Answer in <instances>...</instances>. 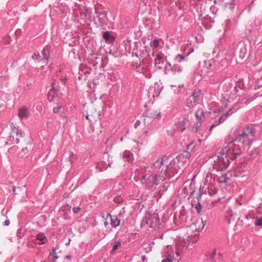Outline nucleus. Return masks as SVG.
Listing matches in <instances>:
<instances>
[{
  "label": "nucleus",
  "instance_id": "nucleus-1",
  "mask_svg": "<svg viewBox=\"0 0 262 262\" xmlns=\"http://www.w3.org/2000/svg\"><path fill=\"white\" fill-rule=\"evenodd\" d=\"M168 163V158L167 156L159 158L154 163V167L157 170V173L155 176H143L141 178L142 183H145L149 189L154 185H158L160 182L164 181L166 179L167 172L168 173L172 169H176V162L174 159Z\"/></svg>",
  "mask_w": 262,
  "mask_h": 262
},
{
  "label": "nucleus",
  "instance_id": "nucleus-2",
  "mask_svg": "<svg viewBox=\"0 0 262 262\" xmlns=\"http://www.w3.org/2000/svg\"><path fill=\"white\" fill-rule=\"evenodd\" d=\"M254 134L252 127L248 126L243 129L241 134L228 143L233 148V151L241 155L245 146L251 144L254 140Z\"/></svg>",
  "mask_w": 262,
  "mask_h": 262
},
{
  "label": "nucleus",
  "instance_id": "nucleus-3",
  "mask_svg": "<svg viewBox=\"0 0 262 262\" xmlns=\"http://www.w3.org/2000/svg\"><path fill=\"white\" fill-rule=\"evenodd\" d=\"M237 155H239L233 151V148L227 143L221 150L218 156L213 157V168L217 171L226 169L229 165V160H235Z\"/></svg>",
  "mask_w": 262,
  "mask_h": 262
},
{
  "label": "nucleus",
  "instance_id": "nucleus-4",
  "mask_svg": "<svg viewBox=\"0 0 262 262\" xmlns=\"http://www.w3.org/2000/svg\"><path fill=\"white\" fill-rule=\"evenodd\" d=\"M10 127L11 131L5 142L6 145L17 144L20 138L22 137L21 130L18 127L15 126L13 123L10 124Z\"/></svg>",
  "mask_w": 262,
  "mask_h": 262
},
{
  "label": "nucleus",
  "instance_id": "nucleus-5",
  "mask_svg": "<svg viewBox=\"0 0 262 262\" xmlns=\"http://www.w3.org/2000/svg\"><path fill=\"white\" fill-rule=\"evenodd\" d=\"M204 67L208 71L204 74V77H212L214 71L221 69V65L219 62L213 59L205 60Z\"/></svg>",
  "mask_w": 262,
  "mask_h": 262
},
{
  "label": "nucleus",
  "instance_id": "nucleus-6",
  "mask_svg": "<svg viewBox=\"0 0 262 262\" xmlns=\"http://www.w3.org/2000/svg\"><path fill=\"white\" fill-rule=\"evenodd\" d=\"M95 13L97 14L98 20H95L94 23L97 27H102L103 25L107 24L108 19L107 17V12L106 11L98 13L96 10Z\"/></svg>",
  "mask_w": 262,
  "mask_h": 262
},
{
  "label": "nucleus",
  "instance_id": "nucleus-7",
  "mask_svg": "<svg viewBox=\"0 0 262 262\" xmlns=\"http://www.w3.org/2000/svg\"><path fill=\"white\" fill-rule=\"evenodd\" d=\"M150 69V66L144 63L140 64L139 66L137 67V71L142 73L143 75L147 78H149L151 76V73Z\"/></svg>",
  "mask_w": 262,
  "mask_h": 262
},
{
  "label": "nucleus",
  "instance_id": "nucleus-8",
  "mask_svg": "<svg viewBox=\"0 0 262 262\" xmlns=\"http://www.w3.org/2000/svg\"><path fill=\"white\" fill-rule=\"evenodd\" d=\"M145 223L149 224L150 228H156L159 226V218L157 213H154L152 216H145Z\"/></svg>",
  "mask_w": 262,
  "mask_h": 262
},
{
  "label": "nucleus",
  "instance_id": "nucleus-9",
  "mask_svg": "<svg viewBox=\"0 0 262 262\" xmlns=\"http://www.w3.org/2000/svg\"><path fill=\"white\" fill-rule=\"evenodd\" d=\"M121 216V213H119L118 215H112L111 214L108 213L106 217L107 218L108 217H110L111 220V225L113 227L116 228L120 224Z\"/></svg>",
  "mask_w": 262,
  "mask_h": 262
},
{
  "label": "nucleus",
  "instance_id": "nucleus-10",
  "mask_svg": "<svg viewBox=\"0 0 262 262\" xmlns=\"http://www.w3.org/2000/svg\"><path fill=\"white\" fill-rule=\"evenodd\" d=\"M165 57L164 54L160 53L156 55L155 59V64L159 68L162 67L164 64Z\"/></svg>",
  "mask_w": 262,
  "mask_h": 262
},
{
  "label": "nucleus",
  "instance_id": "nucleus-11",
  "mask_svg": "<svg viewBox=\"0 0 262 262\" xmlns=\"http://www.w3.org/2000/svg\"><path fill=\"white\" fill-rule=\"evenodd\" d=\"M236 111L234 110L233 108H230V110H228V111L223 116H222L220 119V120L219 121V123L217 124H212L209 130H211L212 128L213 127H214V126H215L216 125H217V124H219V123H220L221 122H222V120L223 119L224 120L229 116V115H230L232 114H233Z\"/></svg>",
  "mask_w": 262,
  "mask_h": 262
},
{
  "label": "nucleus",
  "instance_id": "nucleus-12",
  "mask_svg": "<svg viewBox=\"0 0 262 262\" xmlns=\"http://www.w3.org/2000/svg\"><path fill=\"white\" fill-rule=\"evenodd\" d=\"M28 114V110L25 106H23L18 110V116L20 119L27 117Z\"/></svg>",
  "mask_w": 262,
  "mask_h": 262
},
{
  "label": "nucleus",
  "instance_id": "nucleus-13",
  "mask_svg": "<svg viewBox=\"0 0 262 262\" xmlns=\"http://www.w3.org/2000/svg\"><path fill=\"white\" fill-rule=\"evenodd\" d=\"M42 58L41 60H44L43 63H47L50 57L49 50L48 47L43 48L41 51Z\"/></svg>",
  "mask_w": 262,
  "mask_h": 262
},
{
  "label": "nucleus",
  "instance_id": "nucleus-14",
  "mask_svg": "<svg viewBox=\"0 0 262 262\" xmlns=\"http://www.w3.org/2000/svg\"><path fill=\"white\" fill-rule=\"evenodd\" d=\"M103 38L107 41L113 42L115 40V36L111 34L109 31H106L103 34Z\"/></svg>",
  "mask_w": 262,
  "mask_h": 262
},
{
  "label": "nucleus",
  "instance_id": "nucleus-15",
  "mask_svg": "<svg viewBox=\"0 0 262 262\" xmlns=\"http://www.w3.org/2000/svg\"><path fill=\"white\" fill-rule=\"evenodd\" d=\"M183 67L178 64H174L172 66V72L173 75L180 74L183 71Z\"/></svg>",
  "mask_w": 262,
  "mask_h": 262
},
{
  "label": "nucleus",
  "instance_id": "nucleus-16",
  "mask_svg": "<svg viewBox=\"0 0 262 262\" xmlns=\"http://www.w3.org/2000/svg\"><path fill=\"white\" fill-rule=\"evenodd\" d=\"M205 113L202 108L198 109L195 113V116L198 121H202L204 118Z\"/></svg>",
  "mask_w": 262,
  "mask_h": 262
},
{
  "label": "nucleus",
  "instance_id": "nucleus-17",
  "mask_svg": "<svg viewBox=\"0 0 262 262\" xmlns=\"http://www.w3.org/2000/svg\"><path fill=\"white\" fill-rule=\"evenodd\" d=\"M196 101L194 100V98L189 97L186 101L185 105L187 107L192 108L196 104Z\"/></svg>",
  "mask_w": 262,
  "mask_h": 262
},
{
  "label": "nucleus",
  "instance_id": "nucleus-18",
  "mask_svg": "<svg viewBox=\"0 0 262 262\" xmlns=\"http://www.w3.org/2000/svg\"><path fill=\"white\" fill-rule=\"evenodd\" d=\"M217 192V189L213 185H209L206 190V193H207L209 195H213Z\"/></svg>",
  "mask_w": 262,
  "mask_h": 262
},
{
  "label": "nucleus",
  "instance_id": "nucleus-19",
  "mask_svg": "<svg viewBox=\"0 0 262 262\" xmlns=\"http://www.w3.org/2000/svg\"><path fill=\"white\" fill-rule=\"evenodd\" d=\"M217 255H218L220 257L222 256V254L220 252L217 253V251L216 250H213L208 254V255H207V256L209 257L208 259L209 260L213 261Z\"/></svg>",
  "mask_w": 262,
  "mask_h": 262
},
{
  "label": "nucleus",
  "instance_id": "nucleus-20",
  "mask_svg": "<svg viewBox=\"0 0 262 262\" xmlns=\"http://www.w3.org/2000/svg\"><path fill=\"white\" fill-rule=\"evenodd\" d=\"M36 239L40 242V244H43L47 242L48 239L43 233H39L36 235Z\"/></svg>",
  "mask_w": 262,
  "mask_h": 262
},
{
  "label": "nucleus",
  "instance_id": "nucleus-21",
  "mask_svg": "<svg viewBox=\"0 0 262 262\" xmlns=\"http://www.w3.org/2000/svg\"><path fill=\"white\" fill-rule=\"evenodd\" d=\"M201 93V91L200 89H195L190 97L194 98V100L197 102L200 97Z\"/></svg>",
  "mask_w": 262,
  "mask_h": 262
},
{
  "label": "nucleus",
  "instance_id": "nucleus-22",
  "mask_svg": "<svg viewBox=\"0 0 262 262\" xmlns=\"http://www.w3.org/2000/svg\"><path fill=\"white\" fill-rule=\"evenodd\" d=\"M259 154V150L257 148H255L252 151L249 152L248 158L249 159H254L256 158Z\"/></svg>",
  "mask_w": 262,
  "mask_h": 262
},
{
  "label": "nucleus",
  "instance_id": "nucleus-23",
  "mask_svg": "<svg viewBox=\"0 0 262 262\" xmlns=\"http://www.w3.org/2000/svg\"><path fill=\"white\" fill-rule=\"evenodd\" d=\"M229 178L227 177L226 173H222L221 176L219 177L218 178V182L220 183H224L228 182Z\"/></svg>",
  "mask_w": 262,
  "mask_h": 262
},
{
  "label": "nucleus",
  "instance_id": "nucleus-24",
  "mask_svg": "<svg viewBox=\"0 0 262 262\" xmlns=\"http://www.w3.org/2000/svg\"><path fill=\"white\" fill-rule=\"evenodd\" d=\"M123 158L127 162H130L132 160V154L128 150H125L123 154Z\"/></svg>",
  "mask_w": 262,
  "mask_h": 262
},
{
  "label": "nucleus",
  "instance_id": "nucleus-25",
  "mask_svg": "<svg viewBox=\"0 0 262 262\" xmlns=\"http://www.w3.org/2000/svg\"><path fill=\"white\" fill-rule=\"evenodd\" d=\"M177 129L183 132L185 129V124L184 121H179L176 124Z\"/></svg>",
  "mask_w": 262,
  "mask_h": 262
},
{
  "label": "nucleus",
  "instance_id": "nucleus-26",
  "mask_svg": "<svg viewBox=\"0 0 262 262\" xmlns=\"http://www.w3.org/2000/svg\"><path fill=\"white\" fill-rule=\"evenodd\" d=\"M257 97H258V94H255L252 96H249L244 99V100H245V101L244 102V103L246 104L250 103L252 101H253L254 99H255Z\"/></svg>",
  "mask_w": 262,
  "mask_h": 262
},
{
  "label": "nucleus",
  "instance_id": "nucleus-27",
  "mask_svg": "<svg viewBox=\"0 0 262 262\" xmlns=\"http://www.w3.org/2000/svg\"><path fill=\"white\" fill-rule=\"evenodd\" d=\"M121 246V243L119 241H115L114 242V245L113 246L112 249L111 251V254L114 253L116 250Z\"/></svg>",
  "mask_w": 262,
  "mask_h": 262
},
{
  "label": "nucleus",
  "instance_id": "nucleus-28",
  "mask_svg": "<svg viewBox=\"0 0 262 262\" xmlns=\"http://www.w3.org/2000/svg\"><path fill=\"white\" fill-rule=\"evenodd\" d=\"M161 113L159 111H154L150 113V114L148 115V117L151 118L155 119L159 117Z\"/></svg>",
  "mask_w": 262,
  "mask_h": 262
},
{
  "label": "nucleus",
  "instance_id": "nucleus-29",
  "mask_svg": "<svg viewBox=\"0 0 262 262\" xmlns=\"http://www.w3.org/2000/svg\"><path fill=\"white\" fill-rule=\"evenodd\" d=\"M187 56L185 55L178 54L175 57V60L179 62H181L185 60Z\"/></svg>",
  "mask_w": 262,
  "mask_h": 262
},
{
  "label": "nucleus",
  "instance_id": "nucleus-30",
  "mask_svg": "<svg viewBox=\"0 0 262 262\" xmlns=\"http://www.w3.org/2000/svg\"><path fill=\"white\" fill-rule=\"evenodd\" d=\"M139 139L141 144H146L148 142V137H145L143 134L139 137Z\"/></svg>",
  "mask_w": 262,
  "mask_h": 262
},
{
  "label": "nucleus",
  "instance_id": "nucleus-31",
  "mask_svg": "<svg viewBox=\"0 0 262 262\" xmlns=\"http://www.w3.org/2000/svg\"><path fill=\"white\" fill-rule=\"evenodd\" d=\"M49 257L51 259H53L54 260H55L58 258L56 252L55 248H53L52 252L50 253Z\"/></svg>",
  "mask_w": 262,
  "mask_h": 262
},
{
  "label": "nucleus",
  "instance_id": "nucleus-32",
  "mask_svg": "<svg viewBox=\"0 0 262 262\" xmlns=\"http://www.w3.org/2000/svg\"><path fill=\"white\" fill-rule=\"evenodd\" d=\"M254 224L256 226H261L262 227V217H256L255 218Z\"/></svg>",
  "mask_w": 262,
  "mask_h": 262
},
{
  "label": "nucleus",
  "instance_id": "nucleus-33",
  "mask_svg": "<svg viewBox=\"0 0 262 262\" xmlns=\"http://www.w3.org/2000/svg\"><path fill=\"white\" fill-rule=\"evenodd\" d=\"M32 58L35 60L38 61V62L41 61V59H40V55L38 52H35L32 55Z\"/></svg>",
  "mask_w": 262,
  "mask_h": 262
},
{
  "label": "nucleus",
  "instance_id": "nucleus-34",
  "mask_svg": "<svg viewBox=\"0 0 262 262\" xmlns=\"http://www.w3.org/2000/svg\"><path fill=\"white\" fill-rule=\"evenodd\" d=\"M150 46L155 49L157 48L159 46V41L157 39H154L150 43Z\"/></svg>",
  "mask_w": 262,
  "mask_h": 262
},
{
  "label": "nucleus",
  "instance_id": "nucleus-35",
  "mask_svg": "<svg viewBox=\"0 0 262 262\" xmlns=\"http://www.w3.org/2000/svg\"><path fill=\"white\" fill-rule=\"evenodd\" d=\"M62 107V105L61 103H57V106H55L53 107V112L54 113H57L59 112V110L61 109Z\"/></svg>",
  "mask_w": 262,
  "mask_h": 262
},
{
  "label": "nucleus",
  "instance_id": "nucleus-36",
  "mask_svg": "<svg viewBox=\"0 0 262 262\" xmlns=\"http://www.w3.org/2000/svg\"><path fill=\"white\" fill-rule=\"evenodd\" d=\"M224 3V0H214V4H218L221 6H223L224 8L226 7V5L228 4V3L225 4V5Z\"/></svg>",
  "mask_w": 262,
  "mask_h": 262
},
{
  "label": "nucleus",
  "instance_id": "nucleus-37",
  "mask_svg": "<svg viewBox=\"0 0 262 262\" xmlns=\"http://www.w3.org/2000/svg\"><path fill=\"white\" fill-rule=\"evenodd\" d=\"M195 208L197 213H200L202 210V205L200 202H198L195 206Z\"/></svg>",
  "mask_w": 262,
  "mask_h": 262
},
{
  "label": "nucleus",
  "instance_id": "nucleus-38",
  "mask_svg": "<svg viewBox=\"0 0 262 262\" xmlns=\"http://www.w3.org/2000/svg\"><path fill=\"white\" fill-rule=\"evenodd\" d=\"M228 213L231 215V218L232 220H234L236 217H237L236 213H233L232 210L230 209H228Z\"/></svg>",
  "mask_w": 262,
  "mask_h": 262
},
{
  "label": "nucleus",
  "instance_id": "nucleus-39",
  "mask_svg": "<svg viewBox=\"0 0 262 262\" xmlns=\"http://www.w3.org/2000/svg\"><path fill=\"white\" fill-rule=\"evenodd\" d=\"M172 66L169 63H167L165 66V71H171L172 72Z\"/></svg>",
  "mask_w": 262,
  "mask_h": 262
},
{
  "label": "nucleus",
  "instance_id": "nucleus-40",
  "mask_svg": "<svg viewBox=\"0 0 262 262\" xmlns=\"http://www.w3.org/2000/svg\"><path fill=\"white\" fill-rule=\"evenodd\" d=\"M246 52V49L245 48H243L241 49L240 52V56L242 58H243L245 56V54Z\"/></svg>",
  "mask_w": 262,
  "mask_h": 262
},
{
  "label": "nucleus",
  "instance_id": "nucleus-41",
  "mask_svg": "<svg viewBox=\"0 0 262 262\" xmlns=\"http://www.w3.org/2000/svg\"><path fill=\"white\" fill-rule=\"evenodd\" d=\"M60 80L61 81V83L63 85H65L67 81V78L65 76H62L60 77Z\"/></svg>",
  "mask_w": 262,
  "mask_h": 262
},
{
  "label": "nucleus",
  "instance_id": "nucleus-42",
  "mask_svg": "<svg viewBox=\"0 0 262 262\" xmlns=\"http://www.w3.org/2000/svg\"><path fill=\"white\" fill-rule=\"evenodd\" d=\"M80 210H81V208L78 206L74 207L73 208V211L74 212V213H78Z\"/></svg>",
  "mask_w": 262,
  "mask_h": 262
},
{
  "label": "nucleus",
  "instance_id": "nucleus-43",
  "mask_svg": "<svg viewBox=\"0 0 262 262\" xmlns=\"http://www.w3.org/2000/svg\"><path fill=\"white\" fill-rule=\"evenodd\" d=\"M256 211L259 213H262V203L260 204L259 206L257 207Z\"/></svg>",
  "mask_w": 262,
  "mask_h": 262
},
{
  "label": "nucleus",
  "instance_id": "nucleus-44",
  "mask_svg": "<svg viewBox=\"0 0 262 262\" xmlns=\"http://www.w3.org/2000/svg\"><path fill=\"white\" fill-rule=\"evenodd\" d=\"M193 141L191 142L190 143L187 144V149H189L190 148H191V150H192V148L194 147V146H193Z\"/></svg>",
  "mask_w": 262,
  "mask_h": 262
},
{
  "label": "nucleus",
  "instance_id": "nucleus-45",
  "mask_svg": "<svg viewBox=\"0 0 262 262\" xmlns=\"http://www.w3.org/2000/svg\"><path fill=\"white\" fill-rule=\"evenodd\" d=\"M90 70L88 69L87 68L85 69L84 71L82 70L81 72L84 73V74H89L90 73Z\"/></svg>",
  "mask_w": 262,
  "mask_h": 262
},
{
  "label": "nucleus",
  "instance_id": "nucleus-46",
  "mask_svg": "<svg viewBox=\"0 0 262 262\" xmlns=\"http://www.w3.org/2000/svg\"><path fill=\"white\" fill-rule=\"evenodd\" d=\"M255 5L254 1H252L249 6V11H250L251 9Z\"/></svg>",
  "mask_w": 262,
  "mask_h": 262
},
{
  "label": "nucleus",
  "instance_id": "nucleus-47",
  "mask_svg": "<svg viewBox=\"0 0 262 262\" xmlns=\"http://www.w3.org/2000/svg\"><path fill=\"white\" fill-rule=\"evenodd\" d=\"M172 260L171 258L169 257H168L166 258H164L162 260V262H171Z\"/></svg>",
  "mask_w": 262,
  "mask_h": 262
},
{
  "label": "nucleus",
  "instance_id": "nucleus-48",
  "mask_svg": "<svg viewBox=\"0 0 262 262\" xmlns=\"http://www.w3.org/2000/svg\"><path fill=\"white\" fill-rule=\"evenodd\" d=\"M140 124H141L140 121L137 120L135 123V125H134L135 128H137L140 125Z\"/></svg>",
  "mask_w": 262,
  "mask_h": 262
},
{
  "label": "nucleus",
  "instance_id": "nucleus-49",
  "mask_svg": "<svg viewBox=\"0 0 262 262\" xmlns=\"http://www.w3.org/2000/svg\"><path fill=\"white\" fill-rule=\"evenodd\" d=\"M198 128H199V125H198V124H196V125H195V126L193 127H192V129L195 132V133H196L198 130Z\"/></svg>",
  "mask_w": 262,
  "mask_h": 262
},
{
  "label": "nucleus",
  "instance_id": "nucleus-50",
  "mask_svg": "<svg viewBox=\"0 0 262 262\" xmlns=\"http://www.w3.org/2000/svg\"><path fill=\"white\" fill-rule=\"evenodd\" d=\"M202 195V193L201 192H200L197 195L196 198L198 201H200L201 200Z\"/></svg>",
  "mask_w": 262,
  "mask_h": 262
},
{
  "label": "nucleus",
  "instance_id": "nucleus-51",
  "mask_svg": "<svg viewBox=\"0 0 262 262\" xmlns=\"http://www.w3.org/2000/svg\"><path fill=\"white\" fill-rule=\"evenodd\" d=\"M10 224V221L9 220H6L4 222V226H8Z\"/></svg>",
  "mask_w": 262,
  "mask_h": 262
},
{
  "label": "nucleus",
  "instance_id": "nucleus-52",
  "mask_svg": "<svg viewBox=\"0 0 262 262\" xmlns=\"http://www.w3.org/2000/svg\"><path fill=\"white\" fill-rule=\"evenodd\" d=\"M143 135L145 137H147L148 138V131L145 130L143 133Z\"/></svg>",
  "mask_w": 262,
  "mask_h": 262
},
{
  "label": "nucleus",
  "instance_id": "nucleus-53",
  "mask_svg": "<svg viewBox=\"0 0 262 262\" xmlns=\"http://www.w3.org/2000/svg\"><path fill=\"white\" fill-rule=\"evenodd\" d=\"M88 13H89V10H88V9H85L84 10V13H83L84 15L85 16H87V15H88Z\"/></svg>",
  "mask_w": 262,
  "mask_h": 262
},
{
  "label": "nucleus",
  "instance_id": "nucleus-54",
  "mask_svg": "<svg viewBox=\"0 0 262 262\" xmlns=\"http://www.w3.org/2000/svg\"><path fill=\"white\" fill-rule=\"evenodd\" d=\"M195 193V190H193L190 194L189 197L192 198L193 197V195Z\"/></svg>",
  "mask_w": 262,
  "mask_h": 262
},
{
  "label": "nucleus",
  "instance_id": "nucleus-55",
  "mask_svg": "<svg viewBox=\"0 0 262 262\" xmlns=\"http://www.w3.org/2000/svg\"><path fill=\"white\" fill-rule=\"evenodd\" d=\"M108 223L106 221H104V225L105 226V227H107L108 226Z\"/></svg>",
  "mask_w": 262,
  "mask_h": 262
},
{
  "label": "nucleus",
  "instance_id": "nucleus-56",
  "mask_svg": "<svg viewBox=\"0 0 262 262\" xmlns=\"http://www.w3.org/2000/svg\"><path fill=\"white\" fill-rule=\"evenodd\" d=\"M22 150H23V151H26L27 152H28V150L27 148H23V149H22Z\"/></svg>",
  "mask_w": 262,
  "mask_h": 262
},
{
  "label": "nucleus",
  "instance_id": "nucleus-57",
  "mask_svg": "<svg viewBox=\"0 0 262 262\" xmlns=\"http://www.w3.org/2000/svg\"><path fill=\"white\" fill-rule=\"evenodd\" d=\"M234 90L235 92H237V87L236 86H234Z\"/></svg>",
  "mask_w": 262,
  "mask_h": 262
},
{
  "label": "nucleus",
  "instance_id": "nucleus-58",
  "mask_svg": "<svg viewBox=\"0 0 262 262\" xmlns=\"http://www.w3.org/2000/svg\"><path fill=\"white\" fill-rule=\"evenodd\" d=\"M214 9H215V7L213 6H211L210 8L211 10H212V11H214Z\"/></svg>",
  "mask_w": 262,
  "mask_h": 262
},
{
  "label": "nucleus",
  "instance_id": "nucleus-59",
  "mask_svg": "<svg viewBox=\"0 0 262 262\" xmlns=\"http://www.w3.org/2000/svg\"><path fill=\"white\" fill-rule=\"evenodd\" d=\"M17 148V147L15 146L12 147L11 149H14L15 150H16Z\"/></svg>",
  "mask_w": 262,
  "mask_h": 262
},
{
  "label": "nucleus",
  "instance_id": "nucleus-60",
  "mask_svg": "<svg viewBox=\"0 0 262 262\" xmlns=\"http://www.w3.org/2000/svg\"><path fill=\"white\" fill-rule=\"evenodd\" d=\"M66 257H67V258L69 259L71 258V256H69V255H67V256H66Z\"/></svg>",
  "mask_w": 262,
  "mask_h": 262
},
{
  "label": "nucleus",
  "instance_id": "nucleus-61",
  "mask_svg": "<svg viewBox=\"0 0 262 262\" xmlns=\"http://www.w3.org/2000/svg\"><path fill=\"white\" fill-rule=\"evenodd\" d=\"M120 141H121V142H122V141H123V137H121V138H120Z\"/></svg>",
  "mask_w": 262,
  "mask_h": 262
},
{
  "label": "nucleus",
  "instance_id": "nucleus-62",
  "mask_svg": "<svg viewBox=\"0 0 262 262\" xmlns=\"http://www.w3.org/2000/svg\"><path fill=\"white\" fill-rule=\"evenodd\" d=\"M85 118H86V119L87 120H89V116L88 115L86 116Z\"/></svg>",
  "mask_w": 262,
  "mask_h": 262
},
{
  "label": "nucleus",
  "instance_id": "nucleus-63",
  "mask_svg": "<svg viewBox=\"0 0 262 262\" xmlns=\"http://www.w3.org/2000/svg\"><path fill=\"white\" fill-rule=\"evenodd\" d=\"M54 84H55L54 83L52 84V88L53 89H54Z\"/></svg>",
  "mask_w": 262,
  "mask_h": 262
},
{
  "label": "nucleus",
  "instance_id": "nucleus-64",
  "mask_svg": "<svg viewBox=\"0 0 262 262\" xmlns=\"http://www.w3.org/2000/svg\"><path fill=\"white\" fill-rule=\"evenodd\" d=\"M145 256H142V259H144V258H145Z\"/></svg>",
  "mask_w": 262,
  "mask_h": 262
}]
</instances>
